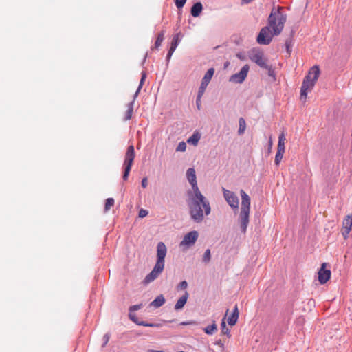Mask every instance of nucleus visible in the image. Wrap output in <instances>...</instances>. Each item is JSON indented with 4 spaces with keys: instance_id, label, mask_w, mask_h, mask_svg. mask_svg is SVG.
<instances>
[{
    "instance_id": "nucleus-43",
    "label": "nucleus",
    "mask_w": 352,
    "mask_h": 352,
    "mask_svg": "<svg viewBox=\"0 0 352 352\" xmlns=\"http://www.w3.org/2000/svg\"><path fill=\"white\" fill-rule=\"evenodd\" d=\"M216 345L219 346L222 349H224V344L222 342L221 340H218L214 343Z\"/></svg>"
},
{
    "instance_id": "nucleus-24",
    "label": "nucleus",
    "mask_w": 352,
    "mask_h": 352,
    "mask_svg": "<svg viewBox=\"0 0 352 352\" xmlns=\"http://www.w3.org/2000/svg\"><path fill=\"white\" fill-rule=\"evenodd\" d=\"M217 330V327L214 321L212 324L208 325L204 329V332L208 335H212L213 333Z\"/></svg>"
},
{
    "instance_id": "nucleus-10",
    "label": "nucleus",
    "mask_w": 352,
    "mask_h": 352,
    "mask_svg": "<svg viewBox=\"0 0 352 352\" xmlns=\"http://www.w3.org/2000/svg\"><path fill=\"white\" fill-rule=\"evenodd\" d=\"M214 69L212 67L210 68L206 72V74H204V76L201 80V85L199 87L198 93H201L202 94H204L209 82H210V80L214 75Z\"/></svg>"
},
{
    "instance_id": "nucleus-6",
    "label": "nucleus",
    "mask_w": 352,
    "mask_h": 352,
    "mask_svg": "<svg viewBox=\"0 0 352 352\" xmlns=\"http://www.w3.org/2000/svg\"><path fill=\"white\" fill-rule=\"evenodd\" d=\"M249 69V65H245L241 69L239 72L234 74L230 76L229 81L236 84H241L245 80Z\"/></svg>"
},
{
    "instance_id": "nucleus-38",
    "label": "nucleus",
    "mask_w": 352,
    "mask_h": 352,
    "mask_svg": "<svg viewBox=\"0 0 352 352\" xmlns=\"http://www.w3.org/2000/svg\"><path fill=\"white\" fill-rule=\"evenodd\" d=\"M142 304L134 305L129 307V312H133V311L140 309L142 308Z\"/></svg>"
},
{
    "instance_id": "nucleus-35",
    "label": "nucleus",
    "mask_w": 352,
    "mask_h": 352,
    "mask_svg": "<svg viewBox=\"0 0 352 352\" xmlns=\"http://www.w3.org/2000/svg\"><path fill=\"white\" fill-rule=\"evenodd\" d=\"M110 337H111V334L109 333H107L103 336V338H102L103 343L102 344V348L106 346V345L107 344V343L109 341Z\"/></svg>"
},
{
    "instance_id": "nucleus-17",
    "label": "nucleus",
    "mask_w": 352,
    "mask_h": 352,
    "mask_svg": "<svg viewBox=\"0 0 352 352\" xmlns=\"http://www.w3.org/2000/svg\"><path fill=\"white\" fill-rule=\"evenodd\" d=\"M166 302L165 298L162 294L157 296L154 300H153L150 304V307H154L155 308H158L162 307Z\"/></svg>"
},
{
    "instance_id": "nucleus-34",
    "label": "nucleus",
    "mask_w": 352,
    "mask_h": 352,
    "mask_svg": "<svg viewBox=\"0 0 352 352\" xmlns=\"http://www.w3.org/2000/svg\"><path fill=\"white\" fill-rule=\"evenodd\" d=\"M186 150V144L182 141L179 143L176 148L177 152H184Z\"/></svg>"
},
{
    "instance_id": "nucleus-49",
    "label": "nucleus",
    "mask_w": 352,
    "mask_h": 352,
    "mask_svg": "<svg viewBox=\"0 0 352 352\" xmlns=\"http://www.w3.org/2000/svg\"><path fill=\"white\" fill-rule=\"evenodd\" d=\"M236 56L241 60H243L244 58L243 56L240 53L237 54Z\"/></svg>"
},
{
    "instance_id": "nucleus-44",
    "label": "nucleus",
    "mask_w": 352,
    "mask_h": 352,
    "mask_svg": "<svg viewBox=\"0 0 352 352\" xmlns=\"http://www.w3.org/2000/svg\"><path fill=\"white\" fill-rule=\"evenodd\" d=\"M232 314H235V315L239 316V312L237 305H235V306L234 307V309H233V311H232Z\"/></svg>"
},
{
    "instance_id": "nucleus-23",
    "label": "nucleus",
    "mask_w": 352,
    "mask_h": 352,
    "mask_svg": "<svg viewBox=\"0 0 352 352\" xmlns=\"http://www.w3.org/2000/svg\"><path fill=\"white\" fill-rule=\"evenodd\" d=\"M239 129H238V134L239 135H241L244 133L245 129H246V123L245 120L243 118H240L239 120Z\"/></svg>"
},
{
    "instance_id": "nucleus-21",
    "label": "nucleus",
    "mask_w": 352,
    "mask_h": 352,
    "mask_svg": "<svg viewBox=\"0 0 352 352\" xmlns=\"http://www.w3.org/2000/svg\"><path fill=\"white\" fill-rule=\"evenodd\" d=\"M285 148H277V152L275 156V164L276 166L279 165L280 162H281L283 154L285 153Z\"/></svg>"
},
{
    "instance_id": "nucleus-14",
    "label": "nucleus",
    "mask_w": 352,
    "mask_h": 352,
    "mask_svg": "<svg viewBox=\"0 0 352 352\" xmlns=\"http://www.w3.org/2000/svg\"><path fill=\"white\" fill-rule=\"evenodd\" d=\"M250 211H241L239 219L241 223V230L243 233H245L249 223Z\"/></svg>"
},
{
    "instance_id": "nucleus-16",
    "label": "nucleus",
    "mask_w": 352,
    "mask_h": 352,
    "mask_svg": "<svg viewBox=\"0 0 352 352\" xmlns=\"http://www.w3.org/2000/svg\"><path fill=\"white\" fill-rule=\"evenodd\" d=\"M203 10V6L201 2H197L193 4L190 9V14L194 17H197L200 15Z\"/></svg>"
},
{
    "instance_id": "nucleus-5",
    "label": "nucleus",
    "mask_w": 352,
    "mask_h": 352,
    "mask_svg": "<svg viewBox=\"0 0 352 352\" xmlns=\"http://www.w3.org/2000/svg\"><path fill=\"white\" fill-rule=\"evenodd\" d=\"M135 157V153L134 146L130 145L128 146L126 152L124 155V161L123 163L124 172L122 175V179L126 181L128 179L131 167Z\"/></svg>"
},
{
    "instance_id": "nucleus-45",
    "label": "nucleus",
    "mask_w": 352,
    "mask_h": 352,
    "mask_svg": "<svg viewBox=\"0 0 352 352\" xmlns=\"http://www.w3.org/2000/svg\"><path fill=\"white\" fill-rule=\"evenodd\" d=\"M272 148V140H270L269 144H268V148H267L268 153H271Z\"/></svg>"
},
{
    "instance_id": "nucleus-48",
    "label": "nucleus",
    "mask_w": 352,
    "mask_h": 352,
    "mask_svg": "<svg viewBox=\"0 0 352 352\" xmlns=\"http://www.w3.org/2000/svg\"><path fill=\"white\" fill-rule=\"evenodd\" d=\"M175 50H176V47H173L170 46L168 52L173 54Z\"/></svg>"
},
{
    "instance_id": "nucleus-37",
    "label": "nucleus",
    "mask_w": 352,
    "mask_h": 352,
    "mask_svg": "<svg viewBox=\"0 0 352 352\" xmlns=\"http://www.w3.org/2000/svg\"><path fill=\"white\" fill-rule=\"evenodd\" d=\"M204 94L201 93H197V98H196V106L197 108L199 110L201 109V99Z\"/></svg>"
},
{
    "instance_id": "nucleus-30",
    "label": "nucleus",
    "mask_w": 352,
    "mask_h": 352,
    "mask_svg": "<svg viewBox=\"0 0 352 352\" xmlns=\"http://www.w3.org/2000/svg\"><path fill=\"white\" fill-rule=\"evenodd\" d=\"M263 68L267 70V74L269 76L272 77L274 80H276V74L272 65H269L267 64V67Z\"/></svg>"
},
{
    "instance_id": "nucleus-9",
    "label": "nucleus",
    "mask_w": 352,
    "mask_h": 352,
    "mask_svg": "<svg viewBox=\"0 0 352 352\" xmlns=\"http://www.w3.org/2000/svg\"><path fill=\"white\" fill-rule=\"evenodd\" d=\"M199 237V233L196 230H192L184 235L183 240L180 243V246L186 245L190 247L195 243Z\"/></svg>"
},
{
    "instance_id": "nucleus-42",
    "label": "nucleus",
    "mask_w": 352,
    "mask_h": 352,
    "mask_svg": "<svg viewBox=\"0 0 352 352\" xmlns=\"http://www.w3.org/2000/svg\"><path fill=\"white\" fill-rule=\"evenodd\" d=\"M350 231H351L350 230L343 229L342 235H343V237L344 239L348 238Z\"/></svg>"
},
{
    "instance_id": "nucleus-4",
    "label": "nucleus",
    "mask_w": 352,
    "mask_h": 352,
    "mask_svg": "<svg viewBox=\"0 0 352 352\" xmlns=\"http://www.w3.org/2000/svg\"><path fill=\"white\" fill-rule=\"evenodd\" d=\"M320 71L318 65L313 66L308 74L303 79L302 86L300 88V99L301 100H306L307 91L311 90L320 75Z\"/></svg>"
},
{
    "instance_id": "nucleus-39",
    "label": "nucleus",
    "mask_w": 352,
    "mask_h": 352,
    "mask_svg": "<svg viewBox=\"0 0 352 352\" xmlns=\"http://www.w3.org/2000/svg\"><path fill=\"white\" fill-rule=\"evenodd\" d=\"M188 287V283L186 280L181 281L177 285V289H185Z\"/></svg>"
},
{
    "instance_id": "nucleus-7",
    "label": "nucleus",
    "mask_w": 352,
    "mask_h": 352,
    "mask_svg": "<svg viewBox=\"0 0 352 352\" xmlns=\"http://www.w3.org/2000/svg\"><path fill=\"white\" fill-rule=\"evenodd\" d=\"M223 197L229 204V206L234 210L239 208V198L236 194L230 190L223 188Z\"/></svg>"
},
{
    "instance_id": "nucleus-46",
    "label": "nucleus",
    "mask_w": 352,
    "mask_h": 352,
    "mask_svg": "<svg viewBox=\"0 0 352 352\" xmlns=\"http://www.w3.org/2000/svg\"><path fill=\"white\" fill-rule=\"evenodd\" d=\"M195 324L194 321H186V322H182L180 323V325H188V324Z\"/></svg>"
},
{
    "instance_id": "nucleus-18",
    "label": "nucleus",
    "mask_w": 352,
    "mask_h": 352,
    "mask_svg": "<svg viewBox=\"0 0 352 352\" xmlns=\"http://www.w3.org/2000/svg\"><path fill=\"white\" fill-rule=\"evenodd\" d=\"M294 34V31H292L289 36L285 40V49H286L287 53L288 54L289 56L291 55L292 47L293 46Z\"/></svg>"
},
{
    "instance_id": "nucleus-32",
    "label": "nucleus",
    "mask_w": 352,
    "mask_h": 352,
    "mask_svg": "<svg viewBox=\"0 0 352 352\" xmlns=\"http://www.w3.org/2000/svg\"><path fill=\"white\" fill-rule=\"evenodd\" d=\"M285 135L283 133H282L278 137V148H285Z\"/></svg>"
},
{
    "instance_id": "nucleus-33",
    "label": "nucleus",
    "mask_w": 352,
    "mask_h": 352,
    "mask_svg": "<svg viewBox=\"0 0 352 352\" xmlns=\"http://www.w3.org/2000/svg\"><path fill=\"white\" fill-rule=\"evenodd\" d=\"M114 204V199L113 198H108L106 199L104 210L108 211L111 206Z\"/></svg>"
},
{
    "instance_id": "nucleus-27",
    "label": "nucleus",
    "mask_w": 352,
    "mask_h": 352,
    "mask_svg": "<svg viewBox=\"0 0 352 352\" xmlns=\"http://www.w3.org/2000/svg\"><path fill=\"white\" fill-rule=\"evenodd\" d=\"M221 333L224 335H226L228 337H230V331L227 327L226 322H225V318L222 320L221 323Z\"/></svg>"
},
{
    "instance_id": "nucleus-13",
    "label": "nucleus",
    "mask_w": 352,
    "mask_h": 352,
    "mask_svg": "<svg viewBox=\"0 0 352 352\" xmlns=\"http://www.w3.org/2000/svg\"><path fill=\"white\" fill-rule=\"evenodd\" d=\"M240 193L242 199L241 211H250L251 203L250 196L243 190H241Z\"/></svg>"
},
{
    "instance_id": "nucleus-25",
    "label": "nucleus",
    "mask_w": 352,
    "mask_h": 352,
    "mask_svg": "<svg viewBox=\"0 0 352 352\" xmlns=\"http://www.w3.org/2000/svg\"><path fill=\"white\" fill-rule=\"evenodd\" d=\"M352 227V217L347 216L343 221V229L351 230Z\"/></svg>"
},
{
    "instance_id": "nucleus-28",
    "label": "nucleus",
    "mask_w": 352,
    "mask_h": 352,
    "mask_svg": "<svg viewBox=\"0 0 352 352\" xmlns=\"http://www.w3.org/2000/svg\"><path fill=\"white\" fill-rule=\"evenodd\" d=\"M238 318V316L232 314L228 318V324L234 326L237 322Z\"/></svg>"
},
{
    "instance_id": "nucleus-1",
    "label": "nucleus",
    "mask_w": 352,
    "mask_h": 352,
    "mask_svg": "<svg viewBox=\"0 0 352 352\" xmlns=\"http://www.w3.org/2000/svg\"><path fill=\"white\" fill-rule=\"evenodd\" d=\"M186 177L194 190V193L191 191L188 192L187 205L189 214L194 222L201 223L204 220V214L206 216L210 214L211 212L210 205L199 190L195 169L192 168H188L186 171Z\"/></svg>"
},
{
    "instance_id": "nucleus-29",
    "label": "nucleus",
    "mask_w": 352,
    "mask_h": 352,
    "mask_svg": "<svg viewBox=\"0 0 352 352\" xmlns=\"http://www.w3.org/2000/svg\"><path fill=\"white\" fill-rule=\"evenodd\" d=\"M210 258H211L210 250L207 249L203 255L202 261L204 263H207L210 261Z\"/></svg>"
},
{
    "instance_id": "nucleus-40",
    "label": "nucleus",
    "mask_w": 352,
    "mask_h": 352,
    "mask_svg": "<svg viewBox=\"0 0 352 352\" xmlns=\"http://www.w3.org/2000/svg\"><path fill=\"white\" fill-rule=\"evenodd\" d=\"M148 212L146 210L141 209L139 211L138 216L140 218H144V217H145L146 216L148 215Z\"/></svg>"
},
{
    "instance_id": "nucleus-11",
    "label": "nucleus",
    "mask_w": 352,
    "mask_h": 352,
    "mask_svg": "<svg viewBox=\"0 0 352 352\" xmlns=\"http://www.w3.org/2000/svg\"><path fill=\"white\" fill-rule=\"evenodd\" d=\"M327 263H323L318 272V280L321 284L326 283L331 277V270L326 269Z\"/></svg>"
},
{
    "instance_id": "nucleus-3",
    "label": "nucleus",
    "mask_w": 352,
    "mask_h": 352,
    "mask_svg": "<svg viewBox=\"0 0 352 352\" xmlns=\"http://www.w3.org/2000/svg\"><path fill=\"white\" fill-rule=\"evenodd\" d=\"M167 253V248L163 242H159L157 245V261L152 271L144 279V284H148L155 280L162 272L164 268V258Z\"/></svg>"
},
{
    "instance_id": "nucleus-19",
    "label": "nucleus",
    "mask_w": 352,
    "mask_h": 352,
    "mask_svg": "<svg viewBox=\"0 0 352 352\" xmlns=\"http://www.w3.org/2000/svg\"><path fill=\"white\" fill-rule=\"evenodd\" d=\"M135 103V100L133 99V101L129 102L127 104V110L125 113V116L124 118V120H129L132 118L133 112V106Z\"/></svg>"
},
{
    "instance_id": "nucleus-8",
    "label": "nucleus",
    "mask_w": 352,
    "mask_h": 352,
    "mask_svg": "<svg viewBox=\"0 0 352 352\" xmlns=\"http://www.w3.org/2000/svg\"><path fill=\"white\" fill-rule=\"evenodd\" d=\"M250 60L257 64L261 68L267 67V63L265 60L263 58V53L260 50H252L250 53Z\"/></svg>"
},
{
    "instance_id": "nucleus-2",
    "label": "nucleus",
    "mask_w": 352,
    "mask_h": 352,
    "mask_svg": "<svg viewBox=\"0 0 352 352\" xmlns=\"http://www.w3.org/2000/svg\"><path fill=\"white\" fill-rule=\"evenodd\" d=\"M282 7L274 8L268 17V25L261 28L256 38V41L261 45H269L274 35H279L283 30L287 20V15L281 12Z\"/></svg>"
},
{
    "instance_id": "nucleus-15",
    "label": "nucleus",
    "mask_w": 352,
    "mask_h": 352,
    "mask_svg": "<svg viewBox=\"0 0 352 352\" xmlns=\"http://www.w3.org/2000/svg\"><path fill=\"white\" fill-rule=\"evenodd\" d=\"M189 294L188 292H185L182 297H180L175 305L174 309L176 311L181 310L184 308V305L187 302Z\"/></svg>"
},
{
    "instance_id": "nucleus-47",
    "label": "nucleus",
    "mask_w": 352,
    "mask_h": 352,
    "mask_svg": "<svg viewBox=\"0 0 352 352\" xmlns=\"http://www.w3.org/2000/svg\"><path fill=\"white\" fill-rule=\"evenodd\" d=\"M172 55H173L172 54H170V53H168V54H167V55H166V61H167V64H168V62L170 61V58H171Z\"/></svg>"
},
{
    "instance_id": "nucleus-20",
    "label": "nucleus",
    "mask_w": 352,
    "mask_h": 352,
    "mask_svg": "<svg viewBox=\"0 0 352 352\" xmlns=\"http://www.w3.org/2000/svg\"><path fill=\"white\" fill-rule=\"evenodd\" d=\"M146 78V72L143 71L141 73V79H140V84H139V86L135 91V93L133 95V98H134V100H135V98L138 96V94L144 83V81H145V79Z\"/></svg>"
},
{
    "instance_id": "nucleus-26",
    "label": "nucleus",
    "mask_w": 352,
    "mask_h": 352,
    "mask_svg": "<svg viewBox=\"0 0 352 352\" xmlns=\"http://www.w3.org/2000/svg\"><path fill=\"white\" fill-rule=\"evenodd\" d=\"M199 139L200 135L198 133H196L189 138L188 142L192 144L194 146H196L198 144Z\"/></svg>"
},
{
    "instance_id": "nucleus-31",
    "label": "nucleus",
    "mask_w": 352,
    "mask_h": 352,
    "mask_svg": "<svg viewBox=\"0 0 352 352\" xmlns=\"http://www.w3.org/2000/svg\"><path fill=\"white\" fill-rule=\"evenodd\" d=\"M179 33L176 34L175 35H174V36H173V38L172 39V41H171L170 46L177 48V47L178 46L179 43H180V39H179Z\"/></svg>"
},
{
    "instance_id": "nucleus-36",
    "label": "nucleus",
    "mask_w": 352,
    "mask_h": 352,
    "mask_svg": "<svg viewBox=\"0 0 352 352\" xmlns=\"http://www.w3.org/2000/svg\"><path fill=\"white\" fill-rule=\"evenodd\" d=\"M187 0H174L175 4L178 9L182 8L186 4Z\"/></svg>"
},
{
    "instance_id": "nucleus-12",
    "label": "nucleus",
    "mask_w": 352,
    "mask_h": 352,
    "mask_svg": "<svg viewBox=\"0 0 352 352\" xmlns=\"http://www.w3.org/2000/svg\"><path fill=\"white\" fill-rule=\"evenodd\" d=\"M129 317L131 320L140 326L144 327H161V324L160 323H152L148 322L146 321L140 320L138 318L135 316V314H132V312H129Z\"/></svg>"
},
{
    "instance_id": "nucleus-51",
    "label": "nucleus",
    "mask_w": 352,
    "mask_h": 352,
    "mask_svg": "<svg viewBox=\"0 0 352 352\" xmlns=\"http://www.w3.org/2000/svg\"><path fill=\"white\" fill-rule=\"evenodd\" d=\"M146 56H147V54H146V55L144 56V60H143V63L146 61Z\"/></svg>"
},
{
    "instance_id": "nucleus-22",
    "label": "nucleus",
    "mask_w": 352,
    "mask_h": 352,
    "mask_svg": "<svg viewBox=\"0 0 352 352\" xmlns=\"http://www.w3.org/2000/svg\"><path fill=\"white\" fill-rule=\"evenodd\" d=\"M164 34H165V31L162 30L157 34V39L155 42V45H154V49H158L159 47L162 45V43L163 42V41L164 39Z\"/></svg>"
},
{
    "instance_id": "nucleus-41",
    "label": "nucleus",
    "mask_w": 352,
    "mask_h": 352,
    "mask_svg": "<svg viewBox=\"0 0 352 352\" xmlns=\"http://www.w3.org/2000/svg\"><path fill=\"white\" fill-rule=\"evenodd\" d=\"M141 185H142V187L145 188L147 187L148 186V179H147V177H144L142 179V182H141Z\"/></svg>"
},
{
    "instance_id": "nucleus-50",
    "label": "nucleus",
    "mask_w": 352,
    "mask_h": 352,
    "mask_svg": "<svg viewBox=\"0 0 352 352\" xmlns=\"http://www.w3.org/2000/svg\"><path fill=\"white\" fill-rule=\"evenodd\" d=\"M148 352H164V351H156V350L151 349Z\"/></svg>"
}]
</instances>
